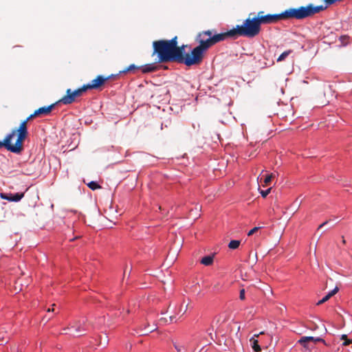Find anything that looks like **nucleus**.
Here are the masks:
<instances>
[{
	"label": "nucleus",
	"mask_w": 352,
	"mask_h": 352,
	"mask_svg": "<svg viewBox=\"0 0 352 352\" xmlns=\"http://www.w3.org/2000/svg\"><path fill=\"white\" fill-rule=\"evenodd\" d=\"M230 38L227 32L215 33L214 30H208L197 34L195 41L199 45L194 48L195 55L198 58L199 64L202 62L204 53L215 44Z\"/></svg>",
	"instance_id": "1"
},
{
	"label": "nucleus",
	"mask_w": 352,
	"mask_h": 352,
	"mask_svg": "<svg viewBox=\"0 0 352 352\" xmlns=\"http://www.w3.org/2000/svg\"><path fill=\"white\" fill-rule=\"evenodd\" d=\"M261 32V26L256 16L252 19L248 17L244 21L243 25H236L228 31L229 38L236 39L239 36H245L248 38H254Z\"/></svg>",
	"instance_id": "2"
},
{
	"label": "nucleus",
	"mask_w": 352,
	"mask_h": 352,
	"mask_svg": "<svg viewBox=\"0 0 352 352\" xmlns=\"http://www.w3.org/2000/svg\"><path fill=\"white\" fill-rule=\"evenodd\" d=\"M153 55L157 54V63L175 62L174 37L170 40H159L153 42Z\"/></svg>",
	"instance_id": "3"
},
{
	"label": "nucleus",
	"mask_w": 352,
	"mask_h": 352,
	"mask_svg": "<svg viewBox=\"0 0 352 352\" xmlns=\"http://www.w3.org/2000/svg\"><path fill=\"white\" fill-rule=\"evenodd\" d=\"M327 6L309 4L298 8H289L280 13L281 20L289 19H303L314 15L326 9Z\"/></svg>",
	"instance_id": "4"
},
{
	"label": "nucleus",
	"mask_w": 352,
	"mask_h": 352,
	"mask_svg": "<svg viewBox=\"0 0 352 352\" xmlns=\"http://www.w3.org/2000/svg\"><path fill=\"white\" fill-rule=\"evenodd\" d=\"M174 45L176 63L184 64L186 66L199 65L198 58L195 55L194 49L190 54L186 53V45L178 46L177 36L174 37Z\"/></svg>",
	"instance_id": "5"
},
{
	"label": "nucleus",
	"mask_w": 352,
	"mask_h": 352,
	"mask_svg": "<svg viewBox=\"0 0 352 352\" xmlns=\"http://www.w3.org/2000/svg\"><path fill=\"white\" fill-rule=\"evenodd\" d=\"M174 45L176 63L184 64L186 66L199 65L198 58L195 55L194 49L190 54L186 53V45L178 46L177 36L174 37Z\"/></svg>",
	"instance_id": "6"
},
{
	"label": "nucleus",
	"mask_w": 352,
	"mask_h": 352,
	"mask_svg": "<svg viewBox=\"0 0 352 352\" xmlns=\"http://www.w3.org/2000/svg\"><path fill=\"white\" fill-rule=\"evenodd\" d=\"M38 117L36 111L30 115L25 120L22 121L16 129H13L10 133H14V136L17 135L16 143L19 146L21 151L23 150V142L28 135V122L33 118Z\"/></svg>",
	"instance_id": "7"
},
{
	"label": "nucleus",
	"mask_w": 352,
	"mask_h": 352,
	"mask_svg": "<svg viewBox=\"0 0 352 352\" xmlns=\"http://www.w3.org/2000/svg\"><path fill=\"white\" fill-rule=\"evenodd\" d=\"M88 89L89 88L87 85H84L82 87L74 91H72L70 89H68L66 91V95L59 100L58 102H61L64 104H72L75 101L76 98L81 96L83 93Z\"/></svg>",
	"instance_id": "8"
},
{
	"label": "nucleus",
	"mask_w": 352,
	"mask_h": 352,
	"mask_svg": "<svg viewBox=\"0 0 352 352\" xmlns=\"http://www.w3.org/2000/svg\"><path fill=\"white\" fill-rule=\"evenodd\" d=\"M264 12L260 11L258 12L256 16L259 25L261 24H272L276 23L279 21H281L280 13V14H268L263 15Z\"/></svg>",
	"instance_id": "9"
},
{
	"label": "nucleus",
	"mask_w": 352,
	"mask_h": 352,
	"mask_svg": "<svg viewBox=\"0 0 352 352\" xmlns=\"http://www.w3.org/2000/svg\"><path fill=\"white\" fill-rule=\"evenodd\" d=\"M14 137V133H9L8 134L4 140L3 141H0V148L4 147L8 151L14 153H21V149L20 148L19 146L15 142L14 144L11 143V140Z\"/></svg>",
	"instance_id": "10"
},
{
	"label": "nucleus",
	"mask_w": 352,
	"mask_h": 352,
	"mask_svg": "<svg viewBox=\"0 0 352 352\" xmlns=\"http://www.w3.org/2000/svg\"><path fill=\"white\" fill-rule=\"evenodd\" d=\"M113 75H110L107 77L99 75L95 79L92 80L90 83L87 84L89 89H99L104 83L113 78Z\"/></svg>",
	"instance_id": "11"
},
{
	"label": "nucleus",
	"mask_w": 352,
	"mask_h": 352,
	"mask_svg": "<svg viewBox=\"0 0 352 352\" xmlns=\"http://www.w3.org/2000/svg\"><path fill=\"white\" fill-rule=\"evenodd\" d=\"M0 197L1 199L8 200L9 201L17 202L24 197V192H17L15 194L1 193Z\"/></svg>",
	"instance_id": "12"
},
{
	"label": "nucleus",
	"mask_w": 352,
	"mask_h": 352,
	"mask_svg": "<svg viewBox=\"0 0 352 352\" xmlns=\"http://www.w3.org/2000/svg\"><path fill=\"white\" fill-rule=\"evenodd\" d=\"M57 103H58V102H56L54 104H52L47 106V107H40L35 111L36 113L37 114L38 116H47L52 112V109L54 108V107L56 106V104Z\"/></svg>",
	"instance_id": "13"
},
{
	"label": "nucleus",
	"mask_w": 352,
	"mask_h": 352,
	"mask_svg": "<svg viewBox=\"0 0 352 352\" xmlns=\"http://www.w3.org/2000/svg\"><path fill=\"white\" fill-rule=\"evenodd\" d=\"M87 320H83L82 321L76 320L71 325V328L74 329L76 333L85 331L86 329L85 328V324Z\"/></svg>",
	"instance_id": "14"
},
{
	"label": "nucleus",
	"mask_w": 352,
	"mask_h": 352,
	"mask_svg": "<svg viewBox=\"0 0 352 352\" xmlns=\"http://www.w3.org/2000/svg\"><path fill=\"white\" fill-rule=\"evenodd\" d=\"M312 342L314 343L322 342L325 344V341L322 338H314L312 336H303L298 340V343H300V344H304L305 342Z\"/></svg>",
	"instance_id": "15"
},
{
	"label": "nucleus",
	"mask_w": 352,
	"mask_h": 352,
	"mask_svg": "<svg viewBox=\"0 0 352 352\" xmlns=\"http://www.w3.org/2000/svg\"><path fill=\"white\" fill-rule=\"evenodd\" d=\"M142 72L144 74L155 72L158 69V66L155 63L146 64L140 67Z\"/></svg>",
	"instance_id": "16"
},
{
	"label": "nucleus",
	"mask_w": 352,
	"mask_h": 352,
	"mask_svg": "<svg viewBox=\"0 0 352 352\" xmlns=\"http://www.w3.org/2000/svg\"><path fill=\"white\" fill-rule=\"evenodd\" d=\"M339 290L338 287H336L332 291L329 292L325 296H324L320 300L317 302V305H322L327 302L330 298L334 296Z\"/></svg>",
	"instance_id": "17"
},
{
	"label": "nucleus",
	"mask_w": 352,
	"mask_h": 352,
	"mask_svg": "<svg viewBox=\"0 0 352 352\" xmlns=\"http://www.w3.org/2000/svg\"><path fill=\"white\" fill-rule=\"evenodd\" d=\"M214 260V255H209L204 256L201 260V263L206 265L209 266L212 264Z\"/></svg>",
	"instance_id": "18"
},
{
	"label": "nucleus",
	"mask_w": 352,
	"mask_h": 352,
	"mask_svg": "<svg viewBox=\"0 0 352 352\" xmlns=\"http://www.w3.org/2000/svg\"><path fill=\"white\" fill-rule=\"evenodd\" d=\"M140 69V67H137L134 64L130 65L129 67H127L126 69H124L122 71L120 72V74H125L126 72H134L135 69Z\"/></svg>",
	"instance_id": "19"
},
{
	"label": "nucleus",
	"mask_w": 352,
	"mask_h": 352,
	"mask_svg": "<svg viewBox=\"0 0 352 352\" xmlns=\"http://www.w3.org/2000/svg\"><path fill=\"white\" fill-rule=\"evenodd\" d=\"M250 342H252V349L255 351L258 352V351H261L260 346L258 344L257 340H256L254 338H252V339H250Z\"/></svg>",
	"instance_id": "20"
},
{
	"label": "nucleus",
	"mask_w": 352,
	"mask_h": 352,
	"mask_svg": "<svg viewBox=\"0 0 352 352\" xmlns=\"http://www.w3.org/2000/svg\"><path fill=\"white\" fill-rule=\"evenodd\" d=\"M240 245V241L239 240H232L228 245L230 249L235 250L239 248Z\"/></svg>",
	"instance_id": "21"
},
{
	"label": "nucleus",
	"mask_w": 352,
	"mask_h": 352,
	"mask_svg": "<svg viewBox=\"0 0 352 352\" xmlns=\"http://www.w3.org/2000/svg\"><path fill=\"white\" fill-rule=\"evenodd\" d=\"M148 327H149V324H147L146 327H145L143 329L140 330V333L142 335H146L148 333H151L156 329V327H153V328H148Z\"/></svg>",
	"instance_id": "22"
},
{
	"label": "nucleus",
	"mask_w": 352,
	"mask_h": 352,
	"mask_svg": "<svg viewBox=\"0 0 352 352\" xmlns=\"http://www.w3.org/2000/svg\"><path fill=\"white\" fill-rule=\"evenodd\" d=\"M291 52H292L291 50H287V51L283 52L277 58V61L281 62V61L284 60L288 56V55L291 53Z\"/></svg>",
	"instance_id": "23"
},
{
	"label": "nucleus",
	"mask_w": 352,
	"mask_h": 352,
	"mask_svg": "<svg viewBox=\"0 0 352 352\" xmlns=\"http://www.w3.org/2000/svg\"><path fill=\"white\" fill-rule=\"evenodd\" d=\"M87 186L93 190L101 188V186L97 182L93 181L88 183Z\"/></svg>",
	"instance_id": "24"
},
{
	"label": "nucleus",
	"mask_w": 352,
	"mask_h": 352,
	"mask_svg": "<svg viewBox=\"0 0 352 352\" xmlns=\"http://www.w3.org/2000/svg\"><path fill=\"white\" fill-rule=\"evenodd\" d=\"M274 177V174L272 173L270 175H267L266 177L264 179V184L265 185L267 186L270 184L272 182V178Z\"/></svg>",
	"instance_id": "25"
},
{
	"label": "nucleus",
	"mask_w": 352,
	"mask_h": 352,
	"mask_svg": "<svg viewBox=\"0 0 352 352\" xmlns=\"http://www.w3.org/2000/svg\"><path fill=\"white\" fill-rule=\"evenodd\" d=\"M174 346L177 352H183V351H184V347L182 345L175 344Z\"/></svg>",
	"instance_id": "26"
},
{
	"label": "nucleus",
	"mask_w": 352,
	"mask_h": 352,
	"mask_svg": "<svg viewBox=\"0 0 352 352\" xmlns=\"http://www.w3.org/2000/svg\"><path fill=\"white\" fill-rule=\"evenodd\" d=\"M261 228V227H254L253 228L252 230H250L249 231V232L248 233V236H251L253 234H254L256 232H257L259 229Z\"/></svg>",
	"instance_id": "27"
},
{
	"label": "nucleus",
	"mask_w": 352,
	"mask_h": 352,
	"mask_svg": "<svg viewBox=\"0 0 352 352\" xmlns=\"http://www.w3.org/2000/svg\"><path fill=\"white\" fill-rule=\"evenodd\" d=\"M270 190H271V188L267 189L266 190H261V194L262 197H267V195L270 193Z\"/></svg>",
	"instance_id": "28"
},
{
	"label": "nucleus",
	"mask_w": 352,
	"mask_h": 352,
	"mask_svg": "<svg viewBox=\"0 0 352 352\" xmlns=\"http://www.w3.org/2000/svg\"><path fill=\"white\" fill-rule=\"evenodd\" d=\"M239 298L241 300H245V289H241L240 294H239Z\"/></svg>",
	"instance_id": "29"
},
{
	"label": "nucleus",
	"mask_w": 352,
	"mask_h": 352,
	"mask_svg": "<svg viewBox=\"0 0 352 352\" xmlns=\"http://www.w3.org/2000/svg\"><path fill=\"white\" fill-rule=\"evenodd\" d=\"M351 343H352V340H350V339L347 338V339H346L345 341H344L342 345L343 346H348V345H349Z\"/></svg>",
	"instance_id": "30"
},
{
	"label": "nucleus",
	"mask_w": 352,
	"mask_h": 352,
	"mask_svg": "<svg viewBox=\"0 0 352 352\" xmlns=\"http://www.w3.org/2000/svg\"><path fill=\"white\" fill-rule=\"evenodd\" d=\"M186 309H187V305L186 306L185 309L183 310L182 309V305H181L179 308V310H178V313L181 312L183 311V313H185L186 311Z\"/></svg>",
	"instance_id": "31"
},
{
	"label": "nucleus",
	"mask_w": 352,
	"mask_h": 352,
	"mask_svg": "<svg viewBox=\"0 0 352 352\" xmlns=\"http://www.w3.org/2000/svg\"><path fill=\"white\" fill-rule=\"evenodd\" d=\"M305 349H309V342H305L304 344H302Z\"/></svg>",
	"instance_id": "32"
},
{
	"label": "nucleus",
	"mask_w": 352,
	"mask_h": 352,
	"mask_svg": "<svg viewBox=\"0 0 352 352\" xmlns=\"http://www.w3.org/2000/svg\"><path fill=\"white\" fill-rule=\"evenodd\" d=\"M107 342H108V340L107 339H104L103 343L102 342V340L100 339L99 344H100V345L103 344L104 346H105L107 344Z\"/></svg>",
	"instance_id": "33"
},
{
	"label": "nucleus",
	"mask_w": 352,
	"mask_h": 352,
	"mask_svg": "<svg viewBox=\"0 0 352 352\" xmlns=\"http://www.w3.org/2000/svg\"><path fill=\"white\" fill-rule=\"evenodd\" d=\"M160 322L166 323L168 322V319L166 318H161L160 319Z\"/></svg>",
	"instance_id": "34"
},
{
	"label": "nucleus",
	"mask_w": 352,
	"mask_h": 352,
	"mask_svg": "<svg viewBox=\"0 0 352 352\" xmlns=\"http://www.w3.org/2000/svg\"><path fill=\"white\" fill-rule=\"evenodd\" d=\"M346 339H347V336L345 334L342 335L341 340H343L344 341H345Z\"/></svg>",
	"instance_id": "35"
},
{
	"label": "nucleus",
	"mask_w": 352,
	"mask_h": 352,
	"mask_svg": "<svg viewBox=\"0 0 352 352\" xmlns=\"http://www.w3.org/2000/svg\"><path fill=\"white\" fill-rule=\"evenodd\" d=\"M174 318H175V316H170L169 317L170 322H172Z\"/></svg>",
	"instance_id": "36"
},
{
	"label": "nucleus",
	"mask_w": 352,
	"mask_h": 352,
	"mask_svg": "<svg viewBox=\"0 0 352 352\" xmlns=\"http://www.w3.org/2000/svg\"><path fill=\"white\" fill-rule=\"evenodd\" d=\"M327 222H324L323 223H322L320 226H319V228H322L323 226H324Z\"/></svg>",
	"instance_id": "37"
},
{
	"label": "nucleus",
	"mask_w": 352,
	"mask_h": 352,
	"mask_svg": "<svg viewBox=\"0 0 352 352\" xmlns=\"http://www.w3.org/2000/svg\"><path fill=\"white\" fill-rule=\"evenodd\" d=\"M342 243H343L344 244H345V243H346V241H345V239H344V238L343 236H342Z\"/></svg>",
	"instance_id": "38"
},
{
	"label": "nucleus",
	"mask_w": 352,
	"mask_h": 352,
	"mask_svg": "<svg viewBox=\"0 0 352 352\" xmlns=\"http://www.w3.org/2000/svg\"><path fill=\"white\" fill-rule=\"evenodd\" d=\"M54 308L48 309H47V311H54Z\"/></svg>",
	"instance_id": "39"
},
{
	"label": "nucleus",
	"mask_w": 352,
	"mask_h": 352,
	"mask_svg": "<svg viewBox=\"0 0 352 352\" xmlns=\"http://www.w3.org/2000/svg\"><path fill=\"white\" fill-rule=\"evenodd\" d=\"M258 334H254V337H258Z\"/></svg>",
	"instance_id": "40"
}]
</instances>
